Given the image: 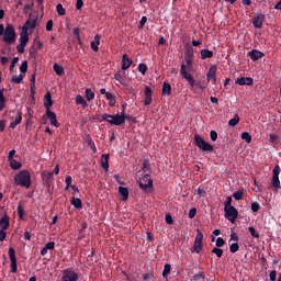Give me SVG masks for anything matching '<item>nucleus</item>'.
Returning a JSON list of instances; mask_svg holds the SVG:
<instances>
[{
	"instance_id": "obj_20",
	"label": "nucleus",
	"mask_w": 281,
	"mask_h": 281,
	"mask_svg": "<svg viewBox=\"0 0 281 281\" xmlns=\"http://www.w3.org/2000/svg\"><path fill=\"white\" fill-rule=\"evenodd\" d=\"M200 56L202 60H206V58H213L214 57V52L204 48L200 52Z\"/></svg>"
},
{
	"instance_id": "obj_57",
	"label": "nucleus",
	"mask_w": 281,
	"mask_h": 281,
	"mask_svg": "<svg viewBox=\"0 0 281 281\" xmlns=\"http://www.w3.org/2000/svg\"><path fill=\"white\" fill-rule=\"evenodd\" d=\"M16 63H19V57H14L10 65V71H14V67H16Z\"/></svg>"
},
{
	"instance_id": "obj_16",
	"label": "nucleus",
	"mask_w": 281,
	"mask_h": 281,
	"mask_svg": "<svg viewBox=\"0 0 281 281\" xmlns=\"http://www.w3.org/2000/svg\"><path fill=\"white\" fill-rule=\"evenodd\" d=\"M63 281H78V274L71 270H65Z\"/></svg>"
},
{
	"instance_id": "obj_50",
	"label": "nucleus",
	"mask_w": 281,
	"mask_h": 281,
	"mask_svg": "<svg viewBox=\"0 0 281 281\" xmlns=\"http://www.w3.org/2000/svg\"><path fill=\"white\" fill-rule=\"evenodd\" d=\"M232 196H227L225 202H224V210H226L227 207H234V205H232Z\"/></svg>"
},
{
	"instance_id": "obj_31",
	"label": "nucleus",
	"mask_w": 281,
	"mask_h": 281,
	"mask_svg": "<svg viewBox=\"0 0 281 281\" xmlns=\"http://www.w3.org/2000/svg\"><path fill=\"white\" fill-rule=\"evenodd\" d=\"M3 91H5L4 88L0 90V111L5 109V97L3 95Z\"/></svg>"
},
{
	"instance_id": "obj_48",
	"label": "nucleus",
	"mask_w": 281,
	"mask_h": 281,
	"mask_svg": "<svg viewBox=\"0 0 281 281\" xmlns=\"http://www.w3.org/2000/svg\"><path fill=\"white\" fill-rule=\"evenodd\" d=\"M250 236H252V238H260V234L256 232V228H254L252 226H250L248 228Z\"/></svg>"
},
{
	"instance_id": "obj_19",
	"label": "nucleus",
	"mask_w": 281,
	"mask_h": 281,
	"mask_svg": "<svg viewBox=\"0 0 281 281\" xmlns=\"http://www.w3.org/2000/svg\"><path fill=\"white\" fill-rule=\"evenodd\" d=\"M100 38H102L100 34H97L94 36V41L91 42L90 47L93 52H98L100 49Z\"/></svg>"
},
{
	"instance_id": "obj_53",
	"label": "nucleus",
	"mask_w": 281,
	"mask_h": 281,
	"mask_svg": "<svg viewBox=\"0 0 281 281\" xmlns=\"http://www.w3.org/2000/svg\"><path fill=\"white\" fill-rule=\"evenodd\" d=\"M270 281H276L278 279V271L271 270L269 274Z\"/></svg>"
},
{
	"instance_id": "obj_42",
	"label": "nucleus",
	"mask_w": 281,
	"mask_h": 281,
	"mask_svg": "<svg viewBox=\"0 0 281 281\" xmlns=\"http://www.w3.org/2000/svg\"><path fill=\"white\" fill-rule=\"evenodd\" d=\"M138 71H139L143 76H146V71H148V66H146V64H139V65H138Z\"/></svg>"
},
{
	"instance_id": "obj_24",
	"label": "nucleus",
	"mask_w": 281,
	"mask_h": 281,
	"mask_svg": "<svg viewBox=\"0 0 281 281\" xmlns=\"http://www.w3.org/2000/svg\"><path fill=\"white\" fill-rule=\"evenodd\" d=\"M37 21H38V18H35L33 20L32 18H29L24 25H26L27 30H35Z\"/></svg>"
},
{
	"instance_id": "obj_43",
	"label": "nucleus",
	"mask_w": 281,
	"mask_h": 281,
	"mask_svg": "<svg viewBox=\"0 0 281 281\" xmlns=\"http://www.w3.org/2000/svg\"><path fill=\"white\" fill-rule=\"evenodd\" d=\"M165 221H166L167 225H175V220L172 218V215L170 213L166 214Z\"/></svg>"
},
{
	"instance_id": "obj_3",
	"label": "nucleus",
	"mask_w": 281,
	"mask_h": 281,
	"mask_svg": "<svg viewBox=\"0 0 281 281\" xmlns=\"http://www.w3.org/2000/svg\"><path fill=\"white\" fill-rule=\"evenodd\" d=\"M15 186H22V188H30L32 186V175L30 171L22 170L14 178Z\"/></svg>"
},
{
	"instance_id": "obj_6",
	"label": "nucleus",
	"mask_w": 281,
	"mask_h": 281,
	"mask_svg": "<svg viewBox=\"0 0 281 281\" xmlns=\"http://www.w3.org/2000/svg\"><path fill=\"white\" fill-rule=\"evenodd\" d=\"M198 234L193 244V247L191 248L192 254H201V250L203 249V233L200 229H196Z\"/></svg>"
},
{
	"instance_id": "obj_52",
	"label": "nucleus",
	"mask_w": 281,
	"mask_h": 281,
	"mask_svg": "<svg viewBox=\"0 0 281 281\" xmlns=\"http://www.w3.org/2000/svg\"><path fill=\"white\" fill-rule=\"evenodd\" d=\"M21 74H27V60H24L20 66Z\"/></svg>"
},
{
	"instance_id": "obj_14",
	"label": "nucleus",
	"mask_w": 281,
	"mask_h": 281,
	"mask_svg": "<svg viewBox=\"0 0 281 281\" xmlns=\"http://www.w3.org/2000/svg\"><path fill=\"white\" fill-rule=\"evenodd\" d=\"M30 41V34H27V25H23L20 33V45H27Z\"/></svg>"
},
{
	"instance_id": "obj_32",
	"label": "nucleus",
	"mask_w": 281,
	"mask_h": 281,
	"mask_svg": "<svg viewBox=\"0 0 281 281\" xmlns=\"http://www.w3.org/2000/svg\"><path fill=\"white\" fill-rule=\"evenodd\" d=\"M238 122H240V116L235 114L234 117L228 121V126H237Z\"/></svg>"
},
{
	"instance_id": "obj_21",
	"label": "nucleus",
	"mask_w": 281,
	"mask_h": 281,
	"mask_svg": "<svg viewBox=\"0 0 281 281\" xmlns=\"http://www.w3.org/2000/svg\"><path fill=\"white\" fill-rule=\"evenodd\" d=\"M45 100H46V102L44 103V106H45L46 111H50L49 109H52V106L54 105V101L52 100L50 92H47L45 94Z\"/></svg>"
},
{
	"instance_id": "obj_23",
	"label": "nucleus",
	"mask_w": 281,
	"mask_h": 281,
	"mask_svg": "<svg viewBox=\"0 0 281 281\" xmlns=\"http://www.w3.org/2000/svg\"><path fill=\"white\" fill-rule=\"evenodd\" d=\"M22 120H23V114L21 112H18L14 121L10 123V128H16V126L21 124Z\"/></svg>"
},
{
	"instance_id": "obj_9",
	"label": "nucleus",
	"mask_w": 281,
	"mask_h": 281,
	"mask_svg": "<svg viewBox=\"0 0 281 281\" xmlns=\"http://www.w3.org/2000/svg\"><path fill=\"white\" fill-rule=\"evenodd\" d=\"M49 119V122L52 126H55L56 128L60 127V123H58V120H56V113H54L52 110H46L45 115H43L42 120H47Z\"/></svg>"
},
{
	"instance_id": "obj_30",
	"label": "nucleus",
	"mask_w": 281,
	"mask_h": 281,
	"mask_svg": "<svg viewBox=\"0 0 281 281\" xmlns=\"http://www.w3.org/2000/svg\"><path fill=\"white\" fill-rule=\"evenodd\" d=\"M53 69L57 76H63V74H65V68L58 64H54Z\"/></svg>"
},
{
	"instance_id": "obj_25",
	"label": "nucleus",
	"mask_w": 281,
	"mask_h": 281,
	"mask_svg": "<svg viewBox=\"0 0 281 281\" xmlns=\"http://www.w3.org/2000/svg\"><path fill=\"white\" fill-rule=\"evenodd\" d=\"M162 95H172V86L166 81L162 83Z\"/></svg>"
},
{
	"instance_id": "obj_36",
	"label": "nucleus",
	"mask_w": 281,
	"mask_h": 281,
	"mask_svg": "<svg viewBox=\"0 0 281 281\" xmlns=\"http://www.w3.org/2000/svg\"><path fill=\"white\" fill-rule=\"evenodd\" d=\"M86 98L89 102L95 98V92H92L90 88L86 89Z\"/></svg>"
},
{
	"instance_id": "obj_2",
	"label": "nucleus",
	"mask_w": 281,
	"mask_h": 281,
	"mask_svg": "<svg viewBox=\"0 0 281 281\" xmlns=\"http://www.w3.org/2000/svg\"><path fill=\"white\" fill-rule=\"evenodd\" d=\"M0 36H3V42L7 45H12L16 42V32L14 31V26L12 24H0Z\"/></svg>"
},
{
	"instance_id": "obj_62",
	"label": "nucleus",
	"mask_w": 281,
	"mask_h": 281,
	"mask_svg": "<svg viewBox=\"0 0 281 281\" xmlns=\"http://www.w3.org/2000/svg\"><path fill=\"white\" fill-rule=\"evenodd\" d=\"M8 237V233L5 229H0V241L3 243V240Z\"/></svg>"
},
{
	"instance_id": "obj_60",
	"label": "nucleus",
	"mask_w": 281,
	"mask_h": 281,
	"mask_svg": "<svg viewBox=\"0 0 281 281\" xmlns=\"http://www.w3.org/2000/svg\"><path fill=\"white\" fill-rule=\"evenodd\" d=\"M18 214H19L20 218H22V216L25 214V210L23 209L22 204L18 205Z\"/></svg>"
},
{
	"instance_id": "obj_22",
	"label": "nucleus",
	"mask_w": 281,
	"mask_h": 281,
	"mask_svg": "<svg viewBox=\"0 0 281 281\" xmlns=\"http://www.w3.org/2000/svg\"><path fill=\"white\" fill-rule=\"evenodd\" d=\"M1 229H8L10 227V216L5 215L0 218Z\"/></svg>"
},
{
	"instance_id": "obj_39",
	"label": "nucleus",
	"mask_w": 281,
	"mask_h": 281,
	"mask_svg": "<svg viewBox=\"0 0 281 281\" xmlns=\"http://www.w3.org/2000/svg\"><path fill=\"white\" fill-rule=\"evenodd\" d=\"M10 166L13 170H20L21 168V162H19L18 160L11 159L10 160Z\"/></svg>"
},
{
	"instance_id": "obj_58",
	"label": "nucleus",
	"mask_w": 281,
	"mask_h": 281,
	"mask_svg": "<svg viewBox=\"0 0 281 281\" xmlns=\"http://www.w3.org/2000/svg\"><path fill=\"white\" fill-rule=\"evenodd\" d=\"M148 22V18H146L145 15L140 19L138 27L139 30H142V27H144V25H146V23Z\"/></svg>"
},
{
	"instance_id": "obj_63",
	"label": "nucleus",
	"mask_w": 281,
	"mask_h": 281,
	"mask_svg": "<svg viewBox=\"0 0 281 281\" xmlns=\"http://www.w3.org/2000/svg\"><path fill=\"white\" fill-rule=\"evenodd\" d=\"M18 54H24L25 53V44H19L16 46Z\"/></svg>"
},
{
	"instance_id": "obj_46",
	"label": "nucleus",
	"mask_w": 281,
	"mask_h": 281,
	"mask_svg": "<svg viewBox=\"0 0 281 281\" xmlns=\"http://www.w3.org/2000/svg\"><path fill=\"white\" fill-rule=\"evenodd\" d=\"M243 191L238 190L236 192L233 193V196L235 199V201H243Z\"/></svg>"
},
{
	"instance_id": "obj_15",
	"label": "nucleus",
	"mask_w": 281,
	"mask_h": 281,
	"mask_svg": "<svg viewBox=\"0 0 281 281\" xmlns=\"http://www.w3.org/2000/svg\"><path fill=\"white\" fill-rule=\"evenodd\" d=\"M151 103H153V89L146 86L144 104L145 106H150Z\"/></svg>"
},
{
	"instance_id": "obj_27",
	"label": "nucleus",
	"mask_w": 281,
	"mask_h": 281,
	"mask_svg": "<svg viewBox=\"0 0 281 281\" xmlns=\"http://www.w3.org/2000/svg\"><path fill=\"white\" fill-rule=\"evenodd\" d=\"M119 193L122 196V201H128V188L119 187Z\"/></svg>"
},
{
	"instance_id": "obj_37",
	"label": "nucleus",
	"mask_w": 281,
	"mask_h": 281,
	"mask_svg": "<svg viewBox=\"0 0 281 281\" xmlns=\"http://www.w3.org/2000/svg\"><path fill=\"white\" fill-rule=\"evenodd\" d=\"M11 82H13V85H21L23 82V75L13 76Z\"/></svg>"
},
{
	"instance_id": "obj_8",
	"label": "nucleus",
	"mask_w": 281,
	"mask_h": 281,
	"mask_svg": "<svg viewBox=\"0 0 281 281\" xmlns=\"http://www.w3.org/2000/svg\"><path fill=\"white\" fill-rule=\"evenodd\" d=\"M265 14L263 13H255L251 18V23L256 30H261L262 25H265Z\"/></svg>"
},
{
	"instance_id": "obj_26",
	"label": "nucleus",
	"mask_w": 281,
	"mask_h": 281,
	"mask_svg": "<svg viewBox=\"0 0 281 281\" xmlns=\"http://www.w3.org/2000/svg\"><path fill=\"white\" fill-rule=\"evenodd\" d=\"M101 168H103V170H109V154H103L101 156Z\"/></svg>"
},
{
	"instance_id": "obj_61",
	"label": "nucleus",
	"mask_w": 281,
	"mask_h": 281,
	"mask_svg": "<svg viewBox=\"0 0 281 281\" xmlns=\"http://www.w3.org/2000/svg\"><path fill=\"white\" fill-rule=\"evenodd\" d=\"M210 137L212 142H216V139H218V133L216 131H211Z\"/></svg>"
},
{
	"instance_id": "obj_47",
	"label": "nucleus",
	"mask_w": 281,
	"mask_h": 281,
	"mask_svg": "<svg viewBox=\"0 0 281 281\" xmlns=\"http://www.w3.org/2000/svg\"><path fill=\"white\" fill-rule=\"evenodd\" d=\"M238 249H240V246L238 245V243H234L229 246L231 254H236V251H238Z\"/></svg>"
},
{
	"instance_id": "obj_41",
	"label": "nucleus",
	"mask_w": 281,
	"mask_h": 281,
	"mask_svg": "<svg viewBox=\"0 0 281 281\" xmlns=\"http://www.w3.org/2000/svg\"><path fill=\"white\" fill-rule=\"evenodd\" d=\"M280 165H276L272 170V178H280Z\"/></svg>"
},
{
	"instance_id": "obj_11",
	"label": "nucleus",
	"mask_w": 281,
	"mask_h": 281,
	"mask_svg": "<svg viewBox=\"0 0 281 281\" xmlns=\"http://www.w3.org/2000/svg\"><path fill=\"white\" fill-rule=\"evenodd\" d=\"M9 258L11 261V273H16V250H14V248L12 247L9 248Z\"/></svg>"
},
{
	"instance_id": "obj_13",
	"label": "nucleus",
	"mask_w": 281,
	"mask_h": 281,
	"mask_svg": "<svg viewBox=\"0 0 281 281\" xmlns=\"http://www.w3.org/2000/svg\"><path fill=\"white\" fill-rule=\"evenodd\" d=\"M247 56L252 60V63H256L257 60H260L261 58H265V53L258 50V49H251L247 53Z\"/></svg>"
},
{
	"instance_id": "obj_28",
	"label": "nucleus",
	"mask_w": 281,
	"mask_h": 281,
	"mask_svg": "<svg viewBox=\"0 0 281 281\" xmlns=\"http://www.w3.org/2000/svg\"><path fill=\"white\" fill-rule=\"evenodd\" d=\"M76 104H81L82 109H87V106H89V103H87V101L81 94H78L76 97Z\"/></svg>"
},
{
	"instance_id": "obj_44",
	"label": "nucleus",
	"mask_w": 281,
	"mask_h": 281,
	"mask_svg": "<svg viewBox=\"0 0 281 281\" xmlns=\"http://www.w3.org/2000/svg\"><path fill=\"white\" fill-rule=\"evenodd\" d=\"M56 8H57V14H59V16H65L67 11L63 8V5L58 3Z\"/></svg>"
},
{
	"instance_id": "obj_64",
	"label": "nucleus",
	"mask_w": 281,
	"mask_h": 281,
	"mask_svg": "<svg viewBox=\"0 0 281 281\" xmlns=\"http://www.w3.org/2000/svg\"><path fill=\"white\" fill-rule=\"evenodd\" d=\"M194 216H196V207H192L189 211V218H194Z\"/></svg>"
},
{
	"instance_id": "obj_10",
	"label": "nucleus",
	"mask_w": 281,
	"mask_h": 281,
	"mask_svg": "<svg viewBox=\"0 0 281 281\" xmlns=\"http://www.w3.org/2000/svg\"><path fill=\"white\" fill-rule=\"evenodd\" d=\"M42 181L46 188H52V183H54V172L44 171L42 172Z\"/></svg>"
},
{
	"instance_id": "obj_1",
	"label": "nucleus",
	"mask_w": 281,
	"mask_h": 281,
	"mask_svg": "<svg viewBox=\"0 0 281 281\" xmlns=\"http://www.w3.org/2000/svg\"><path fill=\"white\" fill-rule=\"evenodd\" d=\"M126 120H131V115H126V104H122L121 114H102V121L108 122V124H111L112 126H122Z\"/></svg>"
},
{
	"instance_id": "obj_35",
	"label": "nucleus",
	"mask_w": 281,
	"mask_h": 281,
	"mask_svg": "<svg viewBox=\"0 0 281 281\" xmlns=\"http://www.w3.org/2000/svg\"><path fill=\"white\" fill-rule=\"evenodd\" d=\"M184 58H194V48H192V46L186 49Z\"/></svg>"
},
{
	"instance_id": "obj_5",
	"label": "nucleus",
	"mask_w": 281,
	"mask_h": 281,
	"mask_svg": "<svg viewBox=\"0 0 281 281\" xmlns=\"http://www.w3.org/2000/svg\"><path fill=\"white\" fill-rule=\"evenodd\" d=\"M138 186L140 190L148 194V192H150V189H153V179H150V175H144L143 178L138 181Z\"/></svg>"
},
{
	"instance_id": "obj_51",
	"label": "nucleus",
	"mask_w": 281,
	"mask_h": 281,
	"mask_svg": "<svg viewBox=\"0 0 281 281\" xmlns=\"http://www.w3.org/2000/svg\"><path fill=\"white\" fill-rule=\"evenodd\" d=\"M212 254H215L217 258H223V249L221 248H213Z\"/></svg>"
},
{
	"instance_id": "obj_38",
	"label": "nucleus",
	"mask_w": 281,
	"mask_h": 281,
	"mask_svg": "<svg viewBox=\"0 0 281 281\" xmlns=\"http://www.w3.org/2000/svg\"><path fill=\"white\" fill-rule=\"evenodd\" d=\"M143 172H150V161L144 160L142 165Z\"/></svg>"
},
{
	"instance_id": "obj_55",
	"label": "nucleus",
	"mask_w": 281,
	"mask_h": 281,
	"mask_svg": "<svg viewBox=\"0 0 281 281\" xmlns=\"http://www.w3.org/2000/svg\"><path fill=\"white\" fill-rule=\"evenodd\" d=\"M269 142H271V144L277 145V144H278V135H276V134H270V135H269Z\"/></svg>"
},
{
	"instance_id": "obj_4",
	"label": "nucleus",
	"mask_w": 281,
	"mask_h": 281,
	"mask_svg": "<svg viewBox=\"0 0 281 281\" xmlns=\"http://www.w3.org/2000/svg\"><path fill=\"white\" fill-rule=\"evenodd\" d=\"M194 144L202 153H212V150H214V146L205 142V139H203L199 134L194 135Z\"/></svg>"
},
{
	"instance_id": "obj_45",
	"label": "nucleus",
	"mask_w": 281,
	"mask_h": 281,
	"mask_svg": "<svg viewBox=\"0 0 281 281\" xmlns=\"http://www.w3.org/2000/svg\"><path fill=\"white\" fill-rule=\"evenodd\" d=\"M188 71H190V69H188V66H186V64H182L181 65V68H180V75L181 77L183 78L184 76L188 75Z\"/></svg>"
},
{
	"instance_id": "obj_12",
	"label": "nucleus",
	"mask_w": 281,
	"mask_h": 281,
	"mask_svg": "<svg viewBox=\"0 0 281 281\" xmlns=\"http://www.w3.org/2000/svg\"><path fill=\"white\" fill-rule=\"evenodd\" d=\"M235 85H239V87H251L254 86V78L251 77H240L237 78Z\"/></svg>"
},
{
	"instance_id": "obj_18",
	"label": "nucleus",
	"mask_w": 281,
	"mask_h": 281,
	"mask_svg": "<svg viewBox=\"0 0 281 281\" xmlns=\"http://www.w3.org/2000/svg\"><path fill=\"white\" fill-rule=\"evenodd\" d=\"M131 65H133V59H131L128 55L124 54L122 56V70L126 71V69L131 68Z\"/></svg>"
},
{
	"instance_id": "obj_33",
	"label": "nucleus",
	"mask_w": 281,
	"mask_h": 281,
	"mask_svg": "<svg viewBox=\"0 0 281 281\" xmlns=\"http://www.w3.org/2000/svg\"><path fill=\"white\" fill-rule=\"evenodd\" d=\"M171 270L172 266L170 263H166L162 270V278H168V276H170Z\"/></svg>"
},
{
	"instance_id": "obj_40",
	"label": "nucleus",
	"mask_w": 281,
	"mask_h": 281,
	"mask_svg": "<svg viewBox=\"0 0 281 281\" xmlns=\"http://www.w3.org/2000/svg\"><path fill=\"white\" fill-rule=\"evenodd\" d=\"M241 139H244V142H246L247 144H251V136L249 132H243Z\"/></svg>"
},
{
	"instance_id": "obj_49",
	"label": "nucleus",
	"mask_w": 281,
	"mask_h": 281,
	"mask_svg": "<svg viewBox=\"0 0 281 281\" xmlns=\"http://www.w3.org/2000/svg\"><path fill=\"white\" fill-rule=\"evenodd\" d=\"M193 280L200 281V280H205V272H198L194 277Z\"/></svg>"
},
{
	"instance_id": "obj_59",
	"label": "nucleus",
	"mask_w": 281,
	"mask_h": 281,
	"mask_svg": "<svg viewBox=\"0 0 281 281\" xmlns=\"http://www.w3.org/2000/svg\"><path fill=\"white\" fill-rule=\"evenodd\" d=\"M225 245V239H223V237H218L216 239L215 246L216 247H223Z\"/></svg>"
},
{
	"instance_id": "obj_29",
	"label": "nucleus",
	"mask_w": 281,
	"mask_h": 281,
	"mask_svg": "<svg viewBox=\"0 0 281 281\" xmlns=\"http://www.w3.org/2000/svg\"><path fill=\"white\" fill-rule=\"evenodd\" d=\"M71 205H74L76 210H82V200H80V198H72Z\"/></svg>"
},
{
	"instance_id": "obj_7",
	"label": "nucleus",
	"mask_w": 281,
	"mask_h": 281,
	"mask_svg": "<svg viewBox=\"0 0 281 281\" xmlns=\"http://www.w3.org/2000/svg\"><path fill=\"white\" fill-rule=\"evenodd\" d=\"M225 218L229 221L231 223H236V218H238V210L235 206H229L227 209H224Z\"/></svg>"
},
{
	"instance_id": "obj_56",
	"label": "nucleus",
	"mask_w": 281,
	"mask_h": 281,
	"mask_svg": "<svg viewBox=\"0 0 281 281\" xmlns=\"http://www.w3.org/2000/svg\"><path fill=\"white\" fill-rule=\"evenodd\" d=\"M251 211H252V212H259V211H260V203H258V202H252V203H251Z\"/></svg>"
},
{
	"instance_id": "obj_54",
	"label": "nucleus",
	"mask_w": 281,
	"mask_h": 281,
	"mask_svg": "<svg viewBox=\"0 0 281 281\" xmlns=\"http://www.w3.org/2000/svg\"><path fill=\"white\" fill-rule=\"evenodd\" d=\"M52 30H54V21L48 20L46 23V32H52Z\"/></svg>"
},
{
	"instance_id": "obj_17",
	"label": "nucleus",
	"mask_w": 281,
	"mask_h": 281,
	"mask_svg": "<svg viewBox=\"0 0 281 281\" xmlns=\"http://www.w3.org/2000/svg\"><path fill=\"white\" fill-rule=\"evenodd\" d=\"M216 66H211L207 74H206V80L210 82L212 80L213 85H216Z\"/></svg>"
},
{
	"instance_id": "obj_34",
	"label": "nucleus",
	"mask_w": 281,
	"mask_h": 281,
	"mask_svg": "<svg viewBox=\"0 0 281 281\" xmlns=\"http://www.w3.org/2000/svg\"><path fill=\"white\" fill-rule=\"evenodd\" d=\"M271 186L278 192L280 190V188H281V186H280V178H272Z\"/></svg>"
}]
</instances>
